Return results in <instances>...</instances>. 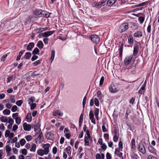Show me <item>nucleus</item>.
Masks as SVG:
<instances>
[{"mask_svg": "<svg viewBox=\"0 0 159 159\" xmlns=\"http://www.w3.org/2000/svg\"><path fill=\"white\" fill-rule=\"evenodd\" d=\"M128 28V23H124L122 24L119 27V31L120 33H122L127 30Z\"/></svg>", "mask_w": 159, "mask_h": 159, "instance_id": "f257e3e1", "label": "nucleus"}, {"mask_svg": "<svg viewBox=\"0 0 159 159\" xmlns=\"http://www.w3.org/2000/svg\"><path fill=\"white\" fill-rule=\"evenodd\" d=\"M54 31H50L40 33L39 35V37H47L53 34Z\"/></svg>", "mask_w": 159, "mask_h": 159, "instance_id": "f03ea898", "label": "nucleus"}, {"mask_svg": "<svg viewBox=\"0 0 159 159\" xmlns=\"http://www.w3.org/2000/svg\"><path fill=\"white\" fill-rule=\"evenodd\" d=\"M109 89L110 92L115 93L119 90L117 87H116L113 84H111L109 86Z\"/></svg>", "mask_w": 159, "mask_h": 159, "instance_id": "7ed1b4c3", "label": "nucleus"}, {"mask_svg": "<svg viewBox=\"0 0 159 159\" xmlns=\"http://www.w3.org/2000/svg\"><path fill=\"white\" fill-rule=\"evenodd\" d=\"M43 10H36L33 12V14L36 16L39 17L43 16L42 13Z\"/></svg>", "mask_w": 159, "mask_h": 159, "instance_id": "20e7f679", "label": "nucleus"}, {"mask_svg": "<svg viewBox=\"0 0 159 159\" xmlns=\"http://www.w3.org/2000/svg\"><path fill=\"white\" fill-rule=\"evenodd\" d=\"M139 151L143 154H145L146 153V150L144 146L141 144L138 146Z\"/></svg>", "mask_w": 159, "mask_h": 159, "instance_id": "39448f33", "label": "nucleus"}, {"mask_svg": "<svg viewBox=\"0 0 159 159\" xmlns=\"http://www.w3.org/2000/svg\"><path fill=\"white\" fill-rule=\"evenodd\" d=\"M89 118L92 123L94 124H96L95 120L94 118V114L92 110H90L89 113Z\"/></svg>", "mask_w": 159, "mask_h": 159, "instance_id": "423d86ee", "label": "nucleus"}, {"mask_svg": "<svg viewBox=\"0 0 159 159\" xmlns=\"http://www.w3.org/2000/svg\"><path fill=\"white\" fill-rule=\"evenodd\" d=\"M49 147L50 144H44V145H43V150L45 152V155H47L48 153L49 152Z\"/></svg>", "mask_w": 159, "mask_h": 159, "instance_id": "0eeeda50", "label": "nucleus"}, {"mask_svg": "<svg viewBox=\"0 0 159 159\" xmlns=\"http://www.w3.org/2000/svg\"><path fill=\"white\" fill-rule=\"evenodd\" d=\"M148 150L149 152L155 155L156 154V150L152 146L149 145L148 147Z\"/></svg>", "mask_w": 159, "mask_h": 159, "instance_id": "6e6552de", "label": "nucleus"}, {"mask_svg": "<svg viewBox=\"0 0 159 159\" xmlns=\"http://www.w3.org/2000/svg\"><path fill=\"white\" fill-rule=\"evenodd\" d=\"M23 128L25 130L30 131L31 129V126L30 124H27L26 123H24L23 125Z\"/></svg>", "mask_w": 159, "mask_h": 159, "instance_id": "1a4fd4ad", "label": "nucleus"}, {"mask_svg": "<svg viewBox=\"0 0 159 159\" xmlns=\"http://www.w3.org/2000/svg\"><path fill=\"white\" fill-rule=\"evenodd\" d=\"M133 58L132 56L126 57L125 60V64L126 66L128 65L131 62V60Z\"/></svg>", "mask_w": 159, "mask_h": 159, "instance_id": "9d476101", "label": "nucleus"}, {"mask_svg": "<svg viewBox=\"0 0 159 159\" xmlns=\"http://www.w3.org/2000/svg\"><path fill=\"white\" fill-rule=\"evenodd\" d=\"M146 81L145 82L144 84L142 85L141 88L139 90L138 92L139 93L141 94H144L145 91V88L146 86Z\"/></svg>", "mask_w": 159, "mask_h": 159, "instance_id": "9b49d317", "label": "nucleus"}, {"mask_svg": "<svg viewBox=\"0 0 159 159\" xmlns=\"http://www.w3.org/2000/svg\"><path fill=\"white\" fill-rule=\"evenodd\" d=\"M63 113L60 110H57L53 112V116H63Z\"/></svg>", "mask_w": 159, "mask_h": 159, "instance_id": "f8f14e48", "label": "nucleus"}, {"mask_svg": "<svg viewBox=\"0 0 159 159\" xmlns=\"http://www.w3.org/2000/svg\"><path fill=\"white\" fill-rule=\"evenodd\" d=\"M139 49V46L137 44H135L134 47L133 55L135 56L138 53Z\"/></svg>", "mask_w": 159, "mask_h": 159, "instance_id": "ddd939ff", "label": "nucleus"}, {"mask_svg": "<svg viewBox=\"0 0 159 159\" xmlns=\"http://www.w3.org/2000/svg\"><path fill=\"white\" fill-rule=\"evenodd\" d=\"M46 137L49 139L52 140L54 138V134L52 133L49 132L46 134Z\"/></svg>", "mask_w": 159, "mask_h": 159, "instance_id": "4468645a", "label": "nucleus"}, {"mask_svg": "<svg viewBox=\"0 0 159 159\" xmlns=\"http://www.w3.org/2000/svg\"><path fill=\"white\" fill-rule=\"evenodd\" d=\"M123 47L124 43L122 42L120 46V48H119V55L120 57H121L122 56Z\"/></svg>", "mask_w": 159, "mask_h": 159, "instance_id": "2eb2a0df", "label": "nucleus"}, {"mask_svg": "<svg viewBox=\"0 0 159 159\" xmlns=\"http://www.w3.org/2000/svg\"><path fill=\"white\" fill-rule=\"evenodd\" d=\"M5 150L6 151L7 153V156H10L11 155L10 152L11 151V147L9 145H6L5 147Z\"/></svg>", "mask_w": 159, "mask_h": 159, "instance_id": "dca6fc26", "label": "nucleus"}, {"mask_svg": "<svg viewBox=\"0 0 159 159\" xmlns=\"http://www.w3.org/2000/svg\"><path fill=\"white\" fill-rule=\"evenodd\" d=\"M134 37L139 38L141 37L142 36V33L141 31H138L137 32L134 33Z\"/></svg>", "mask_w": 159, "mask_h": 159, "instance_id": "f3484780", "label": "nucleus"}, {"mask_svg": "<svg viewBox=\"0 0 159 159\" xmlns=\"http://www.w3.org/2000/svg\"><path fill=\"white\" fill-rule=\"evenodd\" d=\"M115 154L119 156V157H121L122 155V153L120 152L118 149L116 148L115 150Z\"/></svg>", "mask_w": 159, "mask_h": 159, "instance_id": "a211bd4d", "label": "nucleus"}, {"mask_svg": "<svg viewBox=\"0 0 159 159\" xmlns=\"http://www.w3.org/2000/svg\"><path fill=\"white\" fill-rule=\"evenodd\" d=\"M89 38L91 39V40H95L96 39H100L98 36L96 34H92L90 35L89 36Z\"/></svg>", "mask_w": 159, "mask_h": 159, "instance_id": "6ab92c4d", "label": "nucleus"}, {"mask_svg": "<svg viewBox=\"0 0 159 159\" xmlns=\"http://www.w3.org/2000/svg\"><path fill=\"white\" fill-rule=\"evenodd\" d=\"M37 139L39 141V142H41L43 141V136L42 133L41 132L39 134L37 138Z\"/></svg>", "mask_w": 159, "mask_h": 159, "instance_id": "aec40b11", "label": "nucleus"}, {"mask_svg": "<svg viewBox=\"0 0 159 159\" xmlns=\"http://www.w3.org/2000/svg\"><path fill=\"white\" fill-rule=\"evenodd\" d=\"M34 43H30L27 46V48L28 50L31 51L32 48L34 47Z\"/></svg>", "mask_w": 159, "mask_h": 159, "instance_id": "412c9836", "label": "nucleus"}, {"mask_svg": "<svg viewBox=\"0 0 159 159\" xmlns=\"http://www.w3.org/2000/svg\"><path fill=\"white\" fill-rule=\"evenodd\" d=\"M26 118L27 120V122H30L31 121L32 118L31 114L30 113H28Z\"/></svg>", "mask_w": 159, "mask_h": 159, "instance_id": "4be33fe9", "label": "nucleus"}, {"mask_svg": "<svg viewBox=\"0 0 159 159\" xmlns=\"http://www.w3.org/2000/svg\"><path fill=\"white\" fill-rule=\"evenodd\" d=\"M116 1V0H108L107 4L108 6H111L115 3Z\"/></svg>", "mask_w": 159, "mask_h": 159, "instance_id": "5701e85b", "label": "nucleus"}, {"mask_svg": "<svg viewBox=\"0 0 159 159\" xmlns=\"http://www.w3.org/2000/svg\"><path fill=\"white\" fill-rule=\"evenodd\" d=\"M99 113V109L98 108H96L95 110L94 114L97 120H98V114Z\"/></svg>", "mask_w": 159, "mask_h": 159, "instance_id": "b1692460", "label": "nucleus"}, {"mask_svg": "<svg viewBox=\"0 0 159 159\" xmlns=\"http://www.w3.org/2000/svg\"><path fill=\"white\" fill-rule=\"evenodd\" d=\"M39 49L37 48H35L32 52V54L33 55H39Z\"/></svg>", "mask_w": 159, "mask_h": 159, "instance_id": "393cba45", "label": "nucleus"}, {"mask_svg": "<svg viewBox=\"0 0 159 159\" xmlns=\"http://www.w3.org/2000/svg\"><path fill=\"white\" fill-rule=\"evenodd\" d=\"M37 153L39 156H43L45 154V152L43 150L40 149L37 151Z\"/></svg>", "mask_w": 159, "mask_h": 159, "instance_id": "a878e982", "label": "nucleus"}, {"mask_svg": "<svg viewBox=\"0 0 159 159\" xmlns=\"http://www.w3.org/2000/svg\"><path fill=\"white\" fill-rule=\"evenodd\" d=\"M0 120L2 122H5L7 121L8 119L6 116H2L0 117Z\"/></svg>", "mask_w": 159, "mask_h": 159, "instance_id": "bb28decb", "label": "nucleus"}, {"mask_svg": "<svg viewBox=\"0 0 159 159\" xmlns=\"http://www.w3.org/2000/svg\"><path fill=\"white\" fill-rule=\"evenodd\" d=\"M43 16L46 18L50 16L49 13L43 10V13H42Z\"/></svg>", "mask_w": 159, "mask_h": 159, "instance_id": "cd10ccee", "label": "nucleus"}, {"mask_svg": "<svg viewBox=\"0 0 159 159\" xmlns=\"http://www.w3.org/2000/svg\"><path fill=\"white\" fill-rule=\"evenodd\" d=\"M37 46L40 48H42L43 47V42L39 40L38 42Z\"/></svg>", "mask_w": 159, "mask_h": 159, "instance_id": "c85d7f7f", "label": "nucleus"}, {"mask_svg": "<svg viewBox=\"0 0 159 159\" xmlns=\"http://www.w3.org/2000/svg\"><path fill=\"white\" fill-rule=\"evenodd\" d=\"M55 54V52L54 50H52V51L51 56L50 59V61L52 62L54 59Z\"/></svg>", "mask_w": 159, "mask_h": 159, "instance_id": "c756f323", "label": "nucleus"}, {"mask_svg": "<svg viewBox=\"0 0 159 159\" xmlns=\"http://www.w3.org/2000/svg\"><path fill=\"white\" fill-rule=\"evenodd\" d=\"M36 148V146L35 144L33 143L31 148L30 149V151L31 152H34L35 151Z\"/></svg>", "mask_w": 159, "mask_h": 159, "instance_id": "7c9ffc66", "label": "nucleus"}, {"mask_svg": "<svg viewBox=\"0 0 159 159\" xmlns=\"http://www.w3.org/2000/svg\"><path fill=\"white\" fill-rule=\"evenodd\" d=\"M31 56V53L30 52H27L25 55V57L26 59H29Z\"/></svg>", "mask_w": 159, "mask_h": 159, "instance_id": "2f4dec72", "label": "nucleus"}, {"mask_svg": "<svg viewBox=\"0 0 159 159\" xmlns=\"http://www.w3.org/2000/svg\"><path fill=\"white\" fill-rule=\"evenodd\" d=\"M90 138H87V137H85L84 139V145L85 146H88L89 144V139Z\"/></svg>", "mask_w": 159, "mask_h": 159, "instance_id": "473e14b6", "label": "nucleus"}, {"mask_svg": "<svg viewBox=\"0 0 159 159\" xmlns=\"http://www.w3.org/2000/svg\"><path fill=\"white\" fill-rule=\"evenodd\" d=\"M29 104H31L34 101H35V98L34 97H32L30 98H29Z\"/></svg>", "mask_w": 159, "mask_h": 159, "instance_id": "72a5a7b5", "label": "nucleus"}, {"mask_svg": "<svg viewBox=\"0 0 159 159\" xmlns=\"http://www.w3.org/2000/svg\"><path fill=\"white\" fill-rule=\"evenodd\" d=\"M131 148H135V140L134 139H132L131 140Z\"/></svg>", "mask_w": 159, "mask_h": 159, "instance_id": "f704fd0d", "label": "nucleus"}, {"mask_svg": "<svg viewBox=\"0 0 159 159\" xmlns=\"http://www.w3.org/2000/svg\"><path fill=\"white\" fill-rule=\"evenodd\" d=\"M108 125H107V127H106L104 125H102V130L103 132H106L108 131Z\"/></svg>", "mask_w": 159, "mask_h": 159, "instance_id": "c9c22d12", "label": "nucleus"}, {"mask_svg": "<svg viewBox=\"0 0 159 159\" xmlns=\"http://www.w3.org/2000/svg\"><path fill=\"white\" fill-rule=\"evenodd\" d=\"M10 112V111L7 109L4 110L3 111V114L4 115H9Z\"/></svg>", "mask_w": 159, "mask_h": 159, "instance_id": "e433bc0d", "label": "nucleus"}, {"mask_svg": "<svg viewBox=\"0 0 159 159\" xmlns=\"http://www.w3.org/2000/svg\"><path fill=\"white\" fill-rule=\"evenodd\" d=\"M17 125H19L21 123V119L20 117H18L15 119Z\"/></svg>", "mask_w": 159, "mask_h": 159, "instance_id": "4c0bfd02", "label": "nucleus"}, {"mask_svg": "<svg viewBox=\"0 0 159 159\" xmlns=\"http://www.w3.org/2000/svg\"><path fill=\"white\" fill-rule=\"evenodd\" d=\"M131 159H138V156L134 153L131 154L130 155Z\"/></svg>", "mask_w": 159, "mask_h": 159, "instance_id": "58836bf2", "label": "nucleus"}, {"mask_svg": "<svg viewBox=\"0 0 159 159\" xmlns=\"http://www.w3.org/2000/svg\"><path fill=\"white\" fill-rule=\"evenodd\" d=\"M97 95L99 99H101L102 98V93L100 91H98L97 92Z\"/></svg>", "mask_w": 159, "mask_h": 159, "instance_id": "ea45409f", "label": "nucleus"}, {"mask_svg": "<svg viewBox=\"0 0 159 159\" xmlns=\"http://www.w3.org/2000/svg\"><path fill=\"white\" fill-rule=\"evenodd\" d=\"M23 51H21L20 52L19 54L18 57H17L16 58V60L17 61H19L20 60V57L23 54Z\"/></svg>", "mask_w": 159, "mask_h": 159, "instance_id": "a19ab883", "label": "nucleus"}, {"mask_svg": "<svg viewBox=\"0 0 159 159\" xmlns=\"http://www.w3.org/2000/svg\"><path fill=\"white\" fill-rule=\"evenodd\" d=\"M144 18L142 16H141L139 18V21L140 24H142L144 22Z\"/></svg>", "mask_w": 159, "mask_h": 159, "instance_id": "79ce46f5", "label": "nucleus"}, {"mask_svg": "<svg viewBox=\"0 0 159 159\" xmlns=\"http://www.w3.org/2000/svg\"><path fill=\"white\" fill-rule=\"evenodd\" d=\"M20 143L21 146L24 145L26 143L25 140L24 139H22L20 141Z\"/></svg>", "mask_w": 159, "mask_h": 159, "instance_id": "37998d69", "label": "nucleus"}, {"mask_svg": "<svg viewBox=\"0 0 159 159\" xmlns=\"http://www.w3.org/2000/svg\"><path fill=\"white\" fill-rule=\"evenodd\" d=\"M25 138L26 140L28 141H30L32 139V136L30 135L26 136L25 137Z\"/></svg>", "mask_w": 159, "mask_h": 159, "instance_id": "c03bdc74", "label": "nucleus"}, {"mask_svg": "<svg viewBox=\"0 0 159 159\" xmlns=\"http://www.w3.org/2000/svg\"><path fill=\"white\" fill-rule=\"evenodd\" d=\"M41 63L40 61L39 60H37L34 62L33 64L34 66H37L39 65Z\"/></svg>", "mask_w": 159, "mask_h": 159, "instance_id": "a18cd8bd", "label": "nucleus"}, {"mask_svg": "<svg viewBox=\"0 0 159 159\" xmlns=\"http://www.w3.org/2000/svg\"><path fill=\"white\" fill-rule=\"evenodd\" d=\"M87 100V98L86 96L84 97V98L83 100V108H84L86 102Z\"/></svg>", "mask_w": 159, "mask_h": 159, "instance_id": "49530a36", "label": "nucleus"}, {"mask_svg": "<svg viewBox=\"0 0 159 159\" xmlns=\"http://www.w3.org/2000/svg\"><path fill=\"white\" fill-rule=\"evenodd\" d=\"M23 103V101L21 100H18L16 101V104L19 106H20Z\"/></svg>", "mask_w": 159, "mask_h": 159, "instance_id": "de8ad7c7", "label": "nucleus"}, {"mask_svg": "<svg viewBox=\"0 0 159 159\" xmlns=\"http://www.w3.org/2000/svg\"><path fill=\"white\" fill-rule=\"evenodd\" d=\"M101 148L103 149L104 150H105L107 148V146L105 143H102L101 144Z\"/></svg>", "mask_w": 159, "mask_h": 159, "instance_id": "09e8293b", "label": "nucleus"}, {"mask_svg": "<svg viewBox=\"0 0 159 159\" xmlns=\"http://www.w3.org/2000/svg\"><path fill=\"white\" fill-rule=\"evenodd\" d=\"M118 140V137L117 136L116 134L113 137V140L115 142H116Z\"/></svg>", "mask_w": 159, "mask_h": 159, "instance_id": "8fccbe9b", "label": "nucleus"}, {"mask_svg": "<svg viewBox=\"0 0 159 159\" xmlns=\"http://www.w3.org/2000/svg\"><path fill=\"white\" fill-rule=\"evenodd\" d=\"M14 121L13 119H12L11 118L9 117H8V122L10 124H11L13 125L14 123Z\"/></svg>", "mask_w": 159, "mask_h": 159, "instance_id": "3c124183", "label": "nucleus"}, {"mask_svg": "<svg viewBox=\"0 0 159 159\" xmlns=\"http://www.w3.org/2000/svg\"><path fill=\"white\" fill-rule=\"evenodd\" d=\"M94 102L96 106H99V101H98V99L97 98H95Z\"/></svg>", "mask_w": 159, "mask_h": 159, "instance_id": "603ef678", "label": "nucleus"}, {"mask_svg": "<svg viewBox=\"0 0 159 159\" xmlns=\"http://www.w3.org/2000/svg\"><path fill=\"white\" fill-rule=\"evenodd\" d=\"M119 148L120 150H121L123 148V143L121 141H120L119 143Z\"/></svg>", "mask_w": 159, "mask_h": 159, "instance_id": "864d4df0", "label": "nucleus"}, {"mask_svg": "<svg viewBox=\"0 0 159 159\" xmlns=\"http://www.w3.org/2000/svg\"><path fill=\"white\" fill-rule=\"evenodd\" d=\"M17 109V107L16 105H14L12 107L11 110L12 112L16 111Z\"/></svg>", "mask_w": 159, "mask_h": 159, "instance_id": "5fc2aeb1", "label": "nucleus"}, {"mask_svg": "<svg viewBox=\"0 0 159 159\" xmlns=\"http://www.w3.org/2000/svg\"><path fill=\"white\" fill-rule=\"evenodd\" d=\"M104 77L103 76H102L101 78L100 81L99 85L101 86L103 84V82L104 81Z\"/></svg>", "mask_w": 159, "mask_h": 159, "instance_id": "6e6d98bb", "label": "nucleus"}, {"mask_svg": "<svg viewBox=\"0 0 159 159\" xmlns=\"http://www.w3.org/2000/svg\"><path fill=\"white\" fill-rule=\"evenodd\" d=\"M107 0H102L101 2H99L100 4L101 7L102 6H104V4L105 3V2L107 1Z\"/></svg>", "mask_w": 159, "mask_h": 159, "instance_id": "4d7b16f0", "label": "nucleus"}, {"mask_svg": "<svg viewBox=\"0 0 159 159\" xmlns=\"http://www.w3.org/2000/svg\"><path fill=\"white\" fill-rule=\"evenodd\" d=\"M6 107L8 109H10L12 105L9 103H7L5 105Z\"/></svg>", "mask_w": 159, "mask_h": 159, "instance_id": "13d9d810", "label": "nucleus"}, {"mask_svg": "<svg viewBox=\"0 0 159 159\" xmlns=\"http://www.w3.org/2000/svg\"><path fill=\"white\" fill-rule=\"evenodd\" d=\"M10 131L8 130H6V133L5 134V136L6 138H7V137H8L10 134Z\"/></svg>", "mask_w": 159, "mask_h": 159, "instance_id": "bf43d9fd", "label": "nucleus"}, {"mask_svg": "<svg viewBox=\"0 0 159 159\" xmlns=\"http://www.w3.org/2000/svg\"><path fill=\"white\" fill-rule=\"evenodd\" d=\"M13 78V76L11 75L9 76L7 78V83H8L10 82L11 80Z\"/></svg>", "mask_w": 159, "mask_h": 159, "instance_id": "052dcab7", "label": "nucleus"}, {"mask_svg": "<svg viewBox=\"0 0 159 159\" xmlns=\"http://www.w3.org/2000/svg\"><path fill=\"white\" fill-rule=\"evenodd\" d=\"M149 2V1H147L145 2H143L141 3H139L140 6H144L145 5H146V4H148Z\"/></svg>", "mask_w": 159, "mask_h": 159, "instance_id": "680f3d73", "label": "nucleus"}, {"mask_svg": "<svg viewBox=\"0 0 159 159\" xmlns=\"http://www.w3.org/2000/svg\"><path fill=\"white\" fill-rule=\"evenodd\" d=\"M7 56V54L4 55L1 57V61H4L5 60Z\"/></svg>", "mask_w": 159, "mask_h": 159, "instance_id": "e2e57ef3", "label": "nucleus"}, {"mask_svg": "<svg viewBox=\"0 0 159 159\" xmlns=\"http://www.w3.org/2000/svg\"><path fill=\"white\" fill-rule=\"evenodd\" d=\"M41 30V28H37L35 30V31L37 33H39L41 32H42Z\"/></svg>", "mask_w": 159, "mask_h": 159, "instance_id": "0e129e2a", "label": "nucleus"}, {"mask_svg": "<svg viewBox=\"0 0 159 159\" xmlns=\"http://www.w3.org/2000/svg\"><path fill=\"white\" fill-rule=\"evenodd\" d=\"M18 128V126L16 125H14L13 127L12 130L13 131H16Z\"/></svg>", "mask_w": 159, "mask_h": 159, "instance_id": "69168bd1", "label": "nucleus"}, {"mask_svg": "<svg viewBox=\"0 0 159 159\" xmlns=\"http://www.w3.org/2000/svg\"><path fill=\"white\" fill-rule=\"evenodd\" d=\"M107 159H111V157L110 153L107 152L106 154Z\"/></svg>", "mask_w": 159, "mask_h": 159, "instance_id": "338daca9", "label": "nucleus"}, {"mask_svg": "<svg viewBox=\"0 0 159 159\" xmlns=\"http://www.w3.org/2000/svg\"><path fill=\"white\" fill-rule=\"evenodd\" d=\"M148 159H157V158L152 155H149L148 156Z\"/></svg>", "mask_w": 159, "mask_h": 159, "instance_id": "774afa93", "label": "nucleus"}]
</instances>
